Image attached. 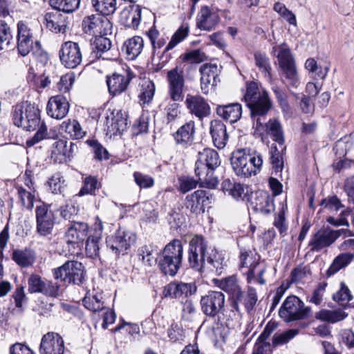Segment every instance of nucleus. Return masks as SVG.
Wrapping results in <instances>:
<instances>
[{
	"mask_svg": "<svg viewBox=\"0 0 354 354\" xmlns=\"http://www.w3.org/2000/svg\"><path fill=\"white\" fill-rule=\"evenodd\" d=\"M353 259V254L351 253H342L337 256L333 263L326 270L328 277H331L341 269L346 267Z\"/></svg>",
	"mask_w": 354,
	"mask_h": 354,
	"instance_id": "obj_44",
	"label": "nucleus"
},
{
	"mask_svg": "<svg viewBox=\"0 0 354 354\" xmlns=\"http://www.w3.org/2000/svg\"><path fill=\"white\" fill-rule=\"evenodd\" d=\"M216 113L225 120L234 123L241 117L242 106L239 103H232L226 105H218Z\"/></svg>",
	"mask_w": 354,
	"mask_h": 354,
	"instance_id": "obj_35",
	"label": "nucleus"
},
{
	"mask_svg": "<svg viewBox=\"0 0 354 354\" xmlns=\"http://www.w3.org/2000/svg\"><path fill=\"white\" fill-rule=\"evenodd\" d=\"M243 100L250 111L252 118H257L260 123L259 116L267 115L271 109L272 103L268 93L266 91L259 90L257 82L251 81L246 83V90L243 95Z\"/></svg>",
	"mask_w": 354,
	"mask_h": 354,
	"instance_id": "obj_3",
	"label": "nucleus"
},
{
	"mask_svg": "<svg viewBox=\"0 0 354 354\" xmlns=\"http://www.w3.org/2000/svg\"><path fill=\"white\" fill-rule=\"evenodd\" d=\"M16 308L13 310V313L21 314L23 313L24 308L23 304L26 301L27 297L24 292L23 286L17 287L12 294Z\"/></svg>",
	"mask_w": 354,
	"mask_h": 354,
	"instance_id": "obj_63",
	"label": "nucleus"
},
{
	"mask_svg": "<svg viewBox=\"0 0 354 354\" xmlns=\"http://www.w3.org/2000/svg\"><path fill=\"white\" fill-rule=\"evenodd\" d=\"M188 26H181L179 27L178 29L172 35L171 40L165 48L163 53H165L166 52H168L169 50L176 47L179 43L183 41L188 36Z\"/></svg>",
	"mask_w": 354,
	"mask_h": 354,
	"instance_id": "obj_60",
	"label": "nucleus"
},
{
	"mask_svg": "<svg viewBox=\"0 0 354 354\" xmlns=\"http://www.w3.org/2000/svg\"><path fill=\"white\" fill-rule=\"evenodd\" d=\"M106 124L111 135L121 134L127 128V116L121 110L114 109L106 115Z\"/></svg>",
	"mask_w": 354,
	"mask_h": 354,
	"instance_id": "obj_25",
	"label": "nucleus"
},
{
	"mask_svg": "<svg viewBox=\"0 0 354 354\" xmlns=\"http://www.w3.org/2000/svg\"><path fill=\"white\" fill-rule=\"evenodd\" d=\"M247 156H245V149L238 150L233 153L231 165L237 176L250 177L253 175L250 171Z\"/></svg>",
	"mask_w": 354,
	"mask_h": 354,
	"instance_id": "obj_33",
	"label": "nucleus"
},
{
	"mask_svg": "<svg viewBox=\"0 0 354 354\" xmlns=\"http://www.w3.org/2000/svg\"><path fill=\"white\" fill-rule=\"evenodd\" d=\"M259 257L253 255L251 252L241 250L240 254V265L241 268H246V271L243 272L247 275V280L250 283L256 276L259 277V283L264 284L266 281L263 278V275L266 271V268L259 262Z\"/></svg>",
	"mask_w": 354,
	"mask_h": 354,
	"instance_id": "obj_11",
	"label": "nucleus"
},
{
	"mask_svg": "<svg viewBox=\"0 0 354 354\" xmlns=\"http://www.w3.org/2000/svg\"><path fill=\"white\" fill-rule=\"evenodd\" d=\"M134 77L131 71H125L122 73H114L111 76H108L106 84L109 93L117 95L124 92Z\"/></svg>",
	"mask_w": 354,
	"mask_h": 354,
	"instance_id": "obj_21",
	"label": "nucleus"
},
{
	"mask_svg": "<svg viewBox=\"0 0 354 354\" xmlns=\"http://www.w3.org/2000/svg\"><path fill=\"white\" fill-rule=\"evenodd\" d=\"M69 107L70 105L66 97L62 95H57L49 99L46 111L51 118L60 120L67 115Z\"/></svg>",
	"mask_w": 354,
	"mask_h": 354,
	"instance_id": "obj_27",
	"label": "nucleus"
},
{
	"mask_svg": "<svg viewBox=\"0 0 354 354\" xmlns=\"http://www.w3.org/2000/svg\"><path fill=\"white\" fill-rule=\"evenodd\" d=\"M256 66L264 73L265 77L271 79L272 67L269 57L265 53L256 51L254 54Z\"/></svg>",
	"mask_w": 354,
	"mask_h": 354,
	"instance_id": "obj_50",
	"label": "nucleus"
},
{
	"mask_svg": "<svg viewBox=\"0 0 354 354\" xmlns=\"http://www.w3.org/2000/svg\"><path fill=\"white\" fill-rule=\"evenodd\" d=\"M225 295L221 291L211 290L200 299L201 312L208 318L214 319L224 311Z\"/></svg>",
	"mask_w": 354,
	"mask_h": 354,
	"instance_id": "obj_9",
	"label": "nucleus"
},
{
	"mask_svg": "<svg viewBox=\"0 0 354 354\" xmlns=\"http://www.w3.org/2000/svg\"><path fill=\"white\" fill-rule=\"evenodd\" d=\"M155 84L150 80H145L141 84L140 93L138 95L142 104H149L153 100L155 93Z\"/></svg>",
	"mask_w": 354,
	"mask_h": 354,
	"instance_id": "obj_46",
	"label": "nucleus"
},
{
	"mask_svg": "<svg viewBox=\"0 0 354 354\" xmlns=\"http://www.w3.org/2000/svg\"><path fill=\"white\" fill-rule=\"evenodd\" d=\"M182 305L181 317L183 320L193 322L200 315V313L191 299H186Z\"/></svg>",
	"mask_w": 354,
	"mask_h": 354,
	"instance_id": "obj_56",
	"label": "nucleus"
},
{
	"mask_svg": "<svg viewBox=\"0 0 354 354\" xmlns=\"http://www.w3.org/2000/svg\"><path fill=\"white\" fill-rule=\"evenodd\" d=\"M101 186V183L98 181L96 176H87L83 180V185L78 195L80 196L86 194L95 195L96 190H98Z\"/></svg>",
	"mask_w": 354,
	"mask_h": 354,
	"instance_id": "obj_48",
	"label": "nucleus"
},
{
	"mask_svg": "<svg viewBox=\"0 0 354 354\" xmlns=\"http://www.w3.org/2000/svg\"><path fill=\"white\" fill-rule=\"evenodd\" d=\"M219 287L230 295L231 301H242L244 297V292L242 291L236 277L234 275L221 280Z\"/></svg>",
	"mask_w": 354,
	"mask_h": 354,
	"instance_id": "obj_36",
	"label": "nucleus"
},
{
	"mask_svg": "<svg viewBox=\"0 0 354 354\" xmlns=\"http://www.w3.org/2000/svg\"><path fill=\"white\" fill-rule=\"evenodd\" d=\"M12 259L19 266L27 268L35 262L36 254L35 251L30 248L17 249L12 252Z\"/></svg>",
	"mask_w": 354,
	"mask_h": 354,
	"instance_id": "obj_41",
	"label": "nucleus"
},
{
	"mask_svg": "<svg viewBox=\"0 0 354 354\" xmlns=\"http://www.w3.org/2000/svg\"><path fill=\"white\" fill-rule=\"evenodd\" d=\"M251 204L254 212L264 215L271 213L274 209L273 196H270L266 192L257 194Z\"/></svg>",
	"mask_w": 354,
	"mask_h": 354,
	"instance_id": "obj_34",
	"label": "nucleus"
},
{
	"mask_svg": "<svg viewBox=\"0 0 354 354\" xmlns=\"http://www.w3.org/2000/svg\"><path fill=\"white\" fill-rule=\"evenodd\" d=\"M143 47V39L139 36H134L124 43L122 51L125 53L127 59L134 60L140 55Z\"/></svg>",
	"mask_w": 354,
	"mask_h": 354,
	"instance_id": "obj_38",
	"label": "nucleus"
},
{
	"mask_svg": "<svg viewBox=\"0 0 354 354\" xmlns=\"http://www.w3.org/2000/svg\"><path fill=\"white\" fill-rule=\"evenodd\" d=\"M38 130L34 136L28 139L26 142L28 147H31L39 143L43 140H56L58 138V133L54 128L48 129L46 124L42 122L39 124Z\"/></svg>",
	"mask_w": 354,
	"mask_h": 354,
	"instance_id": "obj_37",
	"label": "nucleus"
},
{
	"mask_svg": "<svg viewBox=\"0 0 354 354\" xmlns=\"http://www.w3.org/2000/svg\"><path fill=\"white\" fill-rule=\"evenodd\" d=\"M138 206L140 220L146 223H156L158 218L156 203L152 201H146L135 205Z\"/></svg>",
	"mask_w": 354,
	"mask_h": 354,
	"instance_id": "obj_40",
	"label": "nucleus"
},
{
	"mask_svg": "<svg viewBox=\"0 0 354 354\" xmlns=\"http://www.w3.org/2000/svg\"><path fill=\"white\" fill-rule=\"evenodd\" d=\"M103 35L95 36V40L91 44L93 53L95 54L96 57H101L102 54L110 50L111 47L110 39Z\"/></svg>",
	"mask_w": 354,
	"mask_h": 354,
	"instance_id": "obj_51",
	"label": "nucleus"
},
{
	"mask_svg": "<svg viewBox=\"0 0 354 354\" xmlns=\"http://www.w3.org/2000/svg\"><path fill=\"white\" fill-rule=\"evenodd\" d=\"M195 165V174L198 181L208 188H215L218 183V178L214 174L216 169L197 161Z\"/></svg>",
	"mask_w": 354,
	"mask_h": 354,
	"instance_id": "obj_31",
	"label": "nucleus"
},
{
	"mask_svg": "<svg viewBox=\"0 0 354 354\" xmlns=\"http://www.w3.org/2000/svg\"><path fill=\"white\" fill-rule=\"evenodd\" d=\"M196 127L194 121L190 120L182 125L174 134V138L178 145L187 147L193 143L195 138Z\"/></svg>",
	"mask_w": 354,
	"mask_h": 354,
	"instance_id": "obj_30",
	"label": "nucleus"
},
{
	"mask_svg": "<svg viewBox=\"0 0 354 354\" xmlns=\"http://www.w3.org/2000/svg\"><path fill=\"white\" fill-rule=\"evenodd\" d=\"M211 195L205 190L198 189L189 194L185 198V207L191 212L199 214L205 212V206L207 205Z\"/></svg>",
	"mask_w": 354,
	"mask_h": 354,
	"instance_id": "obj_26",
	"label": "nucleus"
},
{
	"mask_svg": "<svg viewBox=\"0 0 354 354\" xmlns=\"http://www.w3.org/2000/svg\"><path fill=\"white\" fill-rule=\"evenodd\" d=\"M220 20V16L215 8L203 6L197 13L196 26L201 30L210 32L216 28Z\"/></svg>",
	"mask_w": 354,
	"mask_h": 354,
	"instance_id": "obj_19",
	"label": "nucleus"
},
{
	"mask_svg": "<svg viewBox=\"0 0 354 354\" xmlns=\"http://www.w3.org/2000/svg\"><path fill=\"white\" fill-rule=\"evenodd\" d=\"M279 149L277 145H272L270 149V162L272 166L273 172L275 175L281 173L283 168V152L286 150H282L281 147Z\"/></svg>",
	"mask_w": 354,
	"mask_h": 354,
	"instance_id": "obj_45",
	"label": "nucleus"
},
{
	"mask_svg": "<svg viewBox=\"0 0 354 354\" xmlns=\"http://www.w3.org/2000/svg\"><path fill=\"white\" fill-rule=\"evenodd\" d=\"M59 12H47L44 15L46 27L55 33L65 32L69 24L68 18Z\"/></svg>",
	"mask_w": 354,
	"mask_h": 354,
	"instance_id": "obj_32",
	"label": "nucleus"
},
{
	"mask_svg": "<svg viewBox=\"0 0 354 354\" xmlns=\"http://www.w3.org/2000/svg\"><path fill=\"white\" fill-rule=\"evenodd\" d=\"M17 194L22 205L26 209L31 210L34 207L35 199V190H27L21 186L17 187Z\"/></svg>",
	"mask_w": 354,
	"mask_h": 354,
	"instance_id": "obj_59",
	"label": "nucleus"
},
{
	"mask_svg": "<svg viewBox=\"0 0 354 354\" xmlns=\"http://www.w3.org/2000/svg\"><path fill=\"white\" fill-rule=\"evenodd\" d=\"M80 0H50V6L58 11L71 13L80 6Z\"/></svg>",
	"mask_w": 354,
	"mask_h": 354,
	"instance_id": "obj_52",
	"label": "nucleus"
},
{
	"mask_svg": "<svg viewBox=\"0 0 354 354\" xmlns=\"http://www.w3.org/2000/svg\"><path fill=\"white\" fill-rule=\"evenodd\" d=\"M197 162H201L202 164L215 169H216L221 164L219 156L217 151L209 148H206L202 152L198 153V159Z\"/></svg>",
	"mask_w": 354,
	"mask_h": 354,
	"instance_id": "obj_43",
	"label": "nucleus"
},
{
	"mask_svg": "<svg viewBox=\"0 0 354 354\" xmlns=\"http://www.w3.org/2000/svg\"><path fill=\"white\" fill-rule=\"evenodd\" d=\"M319 205L330 212H338L344 208V205L341 199L336 195L328 196L323 198L320 201Z\"/></svg>",
	"mask_w": 354,
	"mask_h": 354,
	"instance_id": "obj_61",
	"label": "nucleus"
},
{
	"mask_svg": "<svg viewBox=\"0 0 354 354\" xmlns=\"http://www.w3.org/2000/svg\"><path fill=\"white\" fill-rule=\"evenodd\" d=\"M201 88L205 95L217 85L218 79V67L216 64H205L200 68Z\"/></svg>",
	"mask_w": 354,
	"mask_h": 354,
	"instance_id": "obj_24",
	"label": "nucleus"
},
{
	"mask_svg": "<svg viewBox=\"0 0 354 354\" xmlns=\"http://www.w3.org/2000/svg\"><path fill=\"white\" fill-rule=\"evenodd\" d=\"M257 118H252L256 131L261 134H270L272 140L278 143L279 147H281L282 150H286L283 131L279 121L277 119H270L266 121V115H263L260 117V123H259Z\"/></svg>",
	"mask_w": 354,
	"mask_h": 354,
	"instance_id": "obj_12",
	"label": "nucleus"
},
{
	"mask_svg": "<svg viewBox=\"0 0 354 354\" xmlns=\"http://www.w3.org/2000/svg\"><path fill=\"white\" fill-rule=\"evenodd\" d=\"M304 66L305 68L315 79L324 80L329 70L328 67L323 68L322 66H318L316 60L313 58L307 59Z\"/></svg>",
	"mask_w": 354,
	"mask_h": 354,
	"instance_id": "obj_54",
	"label": "nucleus"
},
{
	"mask_svg": "<svg viewBox=\"0 0 354 354\" xmlns=\"http://www.w3.org/2000/svg\"><path fill=\"white\" fill-rule=\"evenodd\" d=\"M50 205L42 203L36 206V232L41 236L52 234L56 217Z\"/></svg>",
	"mask_w": 354,
	"mask_h": 354,
	"instance_id": "obj_10",
	"label": "nucleus"
},
{
	"mask_svg": "<svg viewBox=\"0 0 354 354\" xmlns=\"http://www.w3.org/2000/svg\"><path fill=\"white\" fill-rule=\"evenodd\" d=\"M47 185L53 194H62L65 187V180L60 172H57L49 178Z\"/></svg>",
	"mask_w": 354,
	"mask_h": 354,
	"instance_id": "obj_58",
	"label": "nucleus"
},
{
	"mask_svg": "<svg viewBox=\"0 0 354 354\" xmlns=\"http://www.w3.org/2000/svg\"><path fill=\"white\" fill-rule=\"evenodd\" d=\"M17 49L18 53L26 57L33 50V33L30 28L23 21H19L17 25Z\"/></svg>",
	"mask_w": 354,
	"mask_h": 354,
	"instance_id": "obj_18",
	"label": "nucleus"
},
{
	"mask_svg": "<svg viewBox=\"0 0 354 354\" xmlns=\"http://www.w3.org/2000/svg\"><path fill=\"white\" fill-rule=\"evenodd\" d=\"M101 294L91 295L86 293L82 300L83 305L89 310L97 312L104 308V303L102 301Z\"/></svg>",
	"mask_w": 354,
	"mask_h": 354,
	"instance_id": "obj_53",
	"label": "nucleus"
},
{
	"mask_svg": "<svg viewBox=\"0 0 354 354\" xmlns=\"http://www.w3.org/2000/svg\"><path fill=\"white\" fill-rule=\"evenodd\" d=\"M141 12L142 8L139 5H130L126 7L120 15L121 24L128 28L137 29L141 21Z\"/></svg>",
	"mask_w": 354,
	"mask_h": 354,
	"instance_id": "obj_28",
	"label": "nucleus"
},
{
	"mask_svg": "<svg viewBox=\"0 0 354 354\" xmlns=\"http://www.w3.org/2000/svg\"><path fill=\"white\" fill-rule=\"evenodd\" d=\"M210 134L216 148L222 149L226 146L229 136L226 126L222 121L214 120L210 122Z\"/></svg>",
	"mask_w": 354,
	"mask_h": 354,
	"instance_id": "obj_29",
	"label": "nucleus"
},
{
	"mask_svg": "<svg viewBox=\"0 0 354 354\" xmlns=\"http://www.w3.org/2000/svg\"><path fill=\"white\" fill-rule=\"evenodd\" d=\"M341 235L340 230L324 228L318 230L311 237L308 246L312 252H319L332 245Z\"/></svg>",
	"mask_w": 354,
	"mask_h": 354,
	"instance_id": "obj_17",
	"label": "nucleus"
},
{
	"mask_svg": "<svg viewBox=\"0 0 354 354\" xmlns=\"http://www.w3.org/2000/svg\"><path fill=\"white\" fill-rule=\"evenodd\" d=\"M239 301H230V309L225 310V313H223L225 318V324L227 326H234V323H239L241 319V314L239 306Z\"/></svg>",
	"mask_w": 354,
	"mask_h": 354,
	"instance_id": "obj_55",
	"label": "nucleus"
},
{
	"mask_svg": "<svg viewBox=\"0 0 354 354\" xmlns=\"http://www.w3.org/2000/svg\"><path fill=\"white\" fill-rule=\"evenodd\" d=\"M221 185L223 191L225 193H227L236 201H243L247 196L245 189H247L248 187L241 183L227 178L222 182Z\"/></svg>",
	"mask_w": 354,
	"mask_h": 354,
	"instance_id": "obj_39",
	"label": "nucleus"
},
{
	"mask_svg": "<svg viewBox=\"0 0 354 354\" xmlns=\"http://www.w3.org/2000/svg\"><path fill=\"white\" fill-rule=\"evenodd\" d=\"M24 107L26 121H22L23 111L17 109L15 112V125L26 131H34L41 122L40 111L37 106L28 102H24Z\"/></svg>",
	"mask_w": 354,
	"mask_h": 354,
	"instance_id": "obj_13",
	"label": "nucleus"
},
{
	"mask_svg": "<svg viewBox=\"0 0 354 354\" xmlns=\"http://www.w3.org/2000/svg\"><path fill=\"white\" fill-rule=\"evenodd\" d=\"M185 104L189 113L194 115L200 120H203L211 113L210 106L201 95L187 94Z\"/></svg>",
	"mask_w": 354,
	"mask_h": 354,
	"instance_id": "obj_23",
	"label": "nucleus"
},
{
	"mask_svg": "<svg viewBox=\"0 0 354 354\" xmlns=\"http://www.w3.org/2000/svg\"><path fill=\"white\" fill-rule=\"evenodd\" d=\"M82 26L86 34L97 36L107 35L112 25L106 17L97 14L84 17Z\"/></svg>",
	"mask_w": 354,
	"mask_h": 354,
	"instance_id": "obj_14",
	"label": "nucleus"
},
{
	"mask_svg": "<svg viewBox=\"0 0 354 354\" xmlns=\"http://www.w3.org/2000/svg\"><path fill=\"white\" fill-rule=\"evenodd\" d=\"M87 144L92 148L94 157L98 160L109 159V152L100 142L95 140H88Z\"/></svg>",
	"mask_w": 354,
	"mask_h": 354,
	"instance_id": "obj_64",
	"label": "nucleus"
},
{
	"mask_svg": "<svg viewBox=\"0 0 354 354\" xmlns=\"http://www.w3.org/2000/svg\"><path fill=\"white\" fill-rule=\"evenodd\" d=\"M245 156H247L248 160V165L250 168V171L252 172L253 175H256L260 171L261 166L263 165V157L259 152L254 151L252 153H246L245 150Z\"/></svg>",
	"mask_w": 354,
	"mask_h": 354,
	"instance_id": "obj_62",
	"label": "nucleus"
},
{
	"mask_svg": "<svg viewBox=\"0 0 354 354\" xmlns=\"http://www.w3.org/2000/svg\"><path fill=\"white\" fill-rule=\"evenodd\" d=\"M64 342L57 333L48 332L43 335L39 345L40 354H64Z\"/></svg>",
	"mask_w": 354,
	"mask_h": 354,
	"instance_id": "obj_20",
	"label": "nucleus"
},
{
	"mask_svg": "<svg viewBox=\"0 0 354 354\" xmlns=\"http://www.w3.org/2000/svg\"><path fill=\"white\" fill-rule=\"evenodd\" d=\"M183 245L180 239H174L161 250L158 266L165 275L175 276L182 266Z\"/></svg>",
	"mask_w": 354,
	"mask_h": 354,
	"instance_id": "obj_2",
	"label": "nucleus"
},
{
	"mask_svg": "<svg viewBox=\"0 0 354 354\" xmlns=\"http://www.w3.org/2000/svg\"><path fill=\"white\" fill-rule=\"evenodd\" d=\"M348 314L342 309L328 310L322 309L315 315L317 319L334 324L344 320Z\"/></svg>",
	"mask_w": 354,
	"mask_h": 354,
	"instance_id": "obj_42",
	"label": "nucleus"
},
{
	"mask_svg": "<svg viewBox=\"0 0 354 354\" xmlns=\"http://www.w3.org/2000/svg\"><path fill=\"white\" fill-rule=\"evenodd\" d=\"M92 5L104 17L113 14L116 10V0H92Z\"/></svg>",
	"mask_w": 354,
	"mask_h": 354,
	"instance_id": "obj_49",
	"label": "nucleus"
},
{
	"mask_svg": "<svg viewBox=\"0 0 354 354\" xmlns=\"http://www.w3.org/2000/svg\"><path fill=\"white\" fill-rule=\"evenodd\" d=\"M189 267L201 274L223 273L226 262L216 248H211L202 235H195L189 242L187 252Z\"/></svg>",
	"mask_w": 354,
	"mask_h": 354,
	"instance_id": "obj_1",
	"label": "nucleus"
},
{
	"mask_svg": "<svg viewBox=\"0 0 354 354\" xmlns=\"http://www.w3.org/2000/svg\"><path fill=\"white\" fill-rule=\"evenodd\" d=\"M197 287L194 283L171 282L163 290L165 297L173 299L187 298L196 293Z\"/></svg>",
	"mask_w": 354,
	"mask_h": 354,
	"instance_id": "obj_22",
	"label": "nucleus"
},
{
	"mask_svg": "<svg viewBox=\"0 0 354 354\" xmlns=\"http://www.w3.org/2000/svg\"><path fill=\"white\" fill-rule=\"evenodd\" d=\"M136 234L129 230L119 227L116 232L106 238V245L116 257L125 254L128 250L135 244Z\"/></svg>",
	"mask_w": 354,
	"mask_h": 354,
	"instance_id": "obj_7",
	"label": "nucleus"
},
{
	"mask_svg": "<svg viewBox=\"0 0 354 354\" xmlns=\"http://www.w3.org/2000/svg\"><path fill=\"white\" fill-rule=\"evenodd\" d=\"M55 279L64 283L82 284L85 278L83 264L77 261H67L62 266L53 270Z\"/></svg>",
	"mask_w": 354,
	"mask_h": 354,
	"instance_id": "obj_6",
	"label": "nucleus"
},
{
	"mask_svg": "<svg viewBox=\"0 0 354 354\" xmlns=\"http://www.w3.org/2000/svg\"><path fill=\"white\" fill-rule=\"evenodd\" d=\"M277 57L279 67L288 84L292 87L297 88L300 84V81L295 60L290 48L285 42L278 46Z\"/></svg>",
	"mask_w": 354,
	"mask_h": 354,
	"instance_id": "obj_5",
	"label": "nucleus"
},
{
	"mask_svg": "<svg viewBox=\"0 0 354 354\" xmlns=\"http://www.w3.org/2000/svg\"><path fill=\"white\" fill-rule=\"evenodd\" d=\"M88 225L82 221H73L66 232V243L72 254H77L82 250L85 240L88 237Z\"/></svg>",
	"mask_w": 354,
	"mask_h": 354,
	"instance_id": "obj_8",
	"label": "nucleus"
},
{
	"mask_svg": "<svg viewBox=\"0 0 354 354\" xmlns=\"http://www.w3.org/2000/svg\"><path fill=\"white\" fill-rule=\"evenodd\" d=\"M61 63L68 68H75L82 60V55L77 43L66 41L63 44L59 51Z\"/></svg>",
	"mask_w": 354,
	"mask_h": 354,
	"instance_id": "obj_16",
	"label": "nucleus"
},
{
	"mask_svg": "<svg viewBox=\"0 0 354 354\" xmlns=\"http://www.w3.org/2000/svg\"><path fill=\"white\" fill-rule=\"evenodd\" d=\"M61 127L73 138L80 139L85 136V132L82 130L80 124L75 120L63 122Z\"/></svg>",
	"mask_w": 354,
	"mask_h": 354,
	"instance_id": "obj_57",
	"label": "nucleus"
},
{
	"mask_svg": "<svg viewBox=\"0 0 354 354\" xmlns=\"http://www.w3.org/2000/svg\"><path fill=\"white\" fill-rule=\"evenodd\" d=\"M311 308L297 296L290 295L284 300L279 310V317L285 322H291L308 319Z\"/></svg>",
	"mask_w": 354,
	"mask_h": 354,
	"instance_id": "obj_4",
	"label": "nucleus"
},
{
	"mask_svg": "<svg viewBox=\"0 0 354 354\" xmlns=\"http://www.w3.org/2000/svg\"><path fill=\"white\" fill-rule=\"evenodd\" d=\"M168 82V93L174 102H181L183 100V88L185 86L184 72L178 67H175L167 73Z\"/></svg>",
	"mask_w": 354,
	"mask_h": 354,
	"instance_id": "obj_15",
	"label": "nucleus"
},
{
	"mask_svg": "<svg viewBox=\"0 0 354 354\" xmlns=\"http://www.w3.org/2000/svg\"><path fill=\"white\" fill-rule=\"evenodd\" d=\"M138 255L141 257L142 261L147 266H151L154 262L158 263V258L155 255L158 253L157 247L153 245H145L138 250Z\"/></svg>",
	"mask_w": 354,
	"mask_h": 354,
	"instance_id": "obj_47",
	"label": "nucleus"
}]
</instances>
